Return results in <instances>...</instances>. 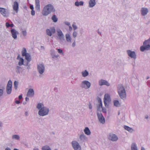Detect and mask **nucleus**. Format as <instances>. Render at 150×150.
<instances>
[{
	"instance_id": "nucleus-1",
	"label": "nucleus",
	"mask_w": 150,
	"mask_h": 150,
	"mask_svg": "<svg viewBox=\"0 0 150 150\" xmlns=\"http://www.w3.org/2000/svg\"><path fill=\"white\" fill-rule=\"evenodd\" d=\"M43 104L41 103L38 104L37 108L39 110L38 114L41 116H44L47 115L49 112L48 109L45 107H44Z\"/></svg>"
},
{
	"instance_id": "nucleus-2",
	"label": "nucleus",
	"mask_w": 150,
	"mask_h": 150,
	"mask_svg": "<svg viewBox=\"0 0 150 150\" xmlns=\"http://www.w3.org/2000/svg\"><path fill=\"white\" fill-rule=\"evenodd\" d=\"M54 11L53 6L51 4H48L45 6L42 13V15L46 16Z\"/></svg>"
},
{
	"instance_id": "nucleus-3",
	"label": "nucleus",
	"mask_w": 150,
	"mask_h": 150,
	"mask_svg": "<svg viewBox=\"0 0 150 150\" xmlns=\"http://www.w3.org/2000/svg\"><path fill=\"white\" fill-rule=\"evenodd\" d=\"M118 93L121 98L122 99L126 97V93L124 87L121 85H119L118 87Z\"/></svg>"
},
{
	"instance_id": "nucleus-4",
	"label": "nucleus",
	"mask_w": 150,
	"mask_h": 150,
	"mask_svg": "<svg viewBox=\"0 0 150 150\" xmlns=\"http://www.w3.org/2000/svg\"><path fill=\"white\" fill-rule=\"evenodd\" d=\"M143 45L140 48L141 51L144 52L145 50H148L150 49V38L145 41L143 43Z\"/></svg>"
},
{
	"instance_id": "nucleus-5",
	"label": "nucleus",
	"mask_w": 150,
	"mask_h": 150,
	"mask_svg": "<svg viewBox=\"0 0 150 150\" xmlns=\"http://www.w3.org/2000/svg\"><path fill=\"white\" fill-rule=\"evenodd\" d=\"M22 55L23 56H25V58L27 61V62L26 65H27L28 62L30 61L31 60V56L29 54L27 53L26 49L25 48L23 49V50L21 52Z\"/></svg>"
},
{
	"instance_id": "nucleus-6",
	"label": "nucleus",
	"mask_w": 150,
	"mask_h": 150,
	"mask_svg": "<svg viewBox=\"0 0 150 150\" xmlns=\"http://www.w3.org/2000/svg\"><path fill=\"white\" fill-rule=\"evenodd\" d=\"M12 81L10 80L8 81L6 88V91L7 93L8 94H11L12 88Z\"/></svg>"
},
{
	"instance_id": "nucleus-7",
	"label": "nucleus",
	"mask_w": 150,
	"mask_h": 150,
	"mask_svg": "<svg viewBox=\"0 0 150 150\" xmlns=\"http://www.w3.org/2000/svg\"><path fill=\"white\" fill-rule=\"evenodd\" d=\"M72 145L74 150H81V147L77 142L73 141Z\"/></svg>"
},
{
	"instance_id": "nucleus-8",
	"label": "nucleus",
	"mask_w": 150,
	"mask_h": 150,
	"mask_svg": "<svg viewBox=\"0 0 150 150\" xmlns=\"http://www.w3.org/2000/svg\"><path fill=\"white\" fill-rule=\"evenodd\" d=\"M110 101V96L108 94H105L104 98V102L105 106L106 107L108 106L107 104Z\"/></svg>"
},
{
	"instance_id": "nucleus-9",
	"label": "nucleus",
	"mask_w": 150,
	"mask_h": 150,
	"mask_svg": "<svg viewBox=\"0 0 150 150\" xmlns=\"http://www.w3.org/2000/svg\"><path fill=\"white\" fill-rule=\"evenodd\" d=\"M108 138L109 139L113 141H117L118 139L117 137L115 134L112 133L110 134Z\"/></svg>"
},
{
	"instance_id": "nucleus-10",
	"label": "nucleus",
	"mask_w": 150,
	"mask_h": 150,
	"mask_svg": "<svg viewBox=\"0 0 150 150\" xmlns=\"http://www.w3.org/2000/svg\"><path fill=\"white\" fill-rule=\"evenodd\" d=\"M55 29L54 27H52L50 28V30L47 29L46 30V32L47 34L50 36H51L52 33H54L55 32Z\"/></svg>"
},
{
	"instance_id": "nucleus-11",
	"label": "nucleus",
	"mask_w": 150,
	"mask_h": 150,
	"mask_svg": "<svg viewBox=\"0 0 150 150\" xmlns=\"http://www.w3.org/2000/svg\"><path fill=\"white\" fill-rule=\"evenodd\" d=\"M97 115L98 119L100 122L102 124H104L105 123V120L102 114L98 113Z\"/></svg>"
},
{
	"instance_id": "nucleus-12",
	"label": "nucleus",
	"mask_w": 150,
	"mask_h": 150,
	"mask_svg": "<svg viewBox=\"0 0 150 150\" xmlns=\"http://www.w3.org/2000/svg\"><path fill=\"white\" fill-rule=\"evenodd\" d=\"M127 52L128 56L134 59L136 58V55L134 52L130 50H128L127 51Z\"/></svg>"
},
{
	"instance_id": "nucleus-13",
	"label": "nucleus",
	"mask_w": 150,
	"mask_h": 150,
	"mask_svg": "<svg viewBox=\"0 0 150 150\" xmlns=\"http://www.w3.org/2000/svg\"><path fill=\"white\" fill-rule=\"evenodd\" d=\"M38 68L40 73L42 74L44 72L45 67L43 64H41L38 65Z\"/></svg>"
},
{
	"instance_id": "nucleus-14",
	"label": "nucleus",
	"mask_w": 150,
	"mask_h": 150,
	"mask_svg": "<svg viewBox=\"0 0 150 150\" xmlns=\"http://www.w3.org/2000/svg\"><path fill=\"white\" fill-rule=\"evenodd\" d=\"M82 87H85V85L86 86V88H88L90 86L91 83L88 81H84L82 82Z\"/></svg>"
},
{
	"instance_id": "nucleus-15",
	"label": "nucleus",
	"mask_w": 150,
	"mask_h": 150,
	"mask_svg": "<svg viewBox=\"0 0 150 150\" xmlns=\"http://www.w3.org/2000/svg\"><path fill=\"white\" fill-rule=\"evenodd\" d=\"M18 4L17 2L15 1L14 2L13 7V10L16 13H17L18 12Z\"/></svg>"
},
{
	"instance_id": "nucleus-16",
	"label": "nucleus",
	"mask_w": 150,
	"mask_h": 150,
	"mask_svg": "<svg viewBox=\"0 0 150 150\" xmlns=\"http://www.w3.org/2000/svg\"><path fill=\"white\" fill-rule=\"evenodd\" d=\"M34 93L33 90L32 89H30L28 92L27 96L28 97H32L34 95Z\"/></svg>"
},
{
	"instance_id": "nucleus-17",
	"label": "nucleus",
	"mask_w": 150,
	"mask_h": 150,
	"mask_svg": "<svg viewBox=\"0 0 150 150\" xmlns=\"http://www.w3.org/2000/svg\"><path fill=\"white\" fill-rule=\"evenodd\" d=\"M57 34L59 38L60 39H63L64 38V35L62 31L60 30H57Z\"/></svg>"
},
{
	"instance_id": "nucleus-18",
	"label": "nucleus",
	"mask_w": 150,
	"mask_h": 150,
	"mask_svg": "<svg viewBox=\"0 0 150 150\" xmlns=\"http://www.w3.org/2000/svg\"><path fill=\"white\" fill-rule=\"evenodd\" d=\"M99 85L100 86L105 85L107 86H109L110 84L109 83L106 81L101 80L99 82Z\"/></svg>"
},
{
	"instance_id": "nucleus-19",
	"label": "nucleus",
	"mask_w": 150,
	"mask_h": 150,
	"mask_svg": "<svg viewBox=\"0 0 150 150\" xmlns=\"http://www.w3.org/2000/svg\"><path fill=\"white\" fill-rule=\"evenodd\" d=\"M35 7L36 10H39L40 8L39 0H35Z\"/></svg>"
},
{
	"instance_id": "nucleus-20",
	"label": "nucleus",
	"mask_w": 150,
	"mask_h": 150,
	"mask_svg": "<svg viewBox=\"0 0 150 150\" xmlns=\"http://www.w3.org/2000/svg\"><path fill=\"white\" fill-rule=\"evenodd\" d=\"M0 12L4 16H6L7 13V12L6 11V10L4 8H0Z\"/></svg>"
},
{
	"instance_id": "nucleus-21",
	"label": "nucleus",
	"mask_w": 150,
	"mask_h": 150,
	"mask_svg": "<svg viewBox=\"0 0 150 150\" xmlns=\"http://www.w3.org/2000/svg\"><path fill=\"white\" fill-rule=\"evenodd\" d=\"M141 13L143 16H145L147 14L148 12V10L147 8H143L141 9Z\"/></svg>"
},
{
	"instance_id": "nucleus-22",
	"label": "nucleus",
	"mask_w": 150,
	"mask_h": 150,
	"mask_svg": "<svg viewBox=\"0 0 150 150\" xmlns=\"http://www.w3.org/2000/svg\"><path fill=\"white\" fill-rule=\"evenodd\" d=\"M11 33L12 37L14 39H16L17 37L16 33L17 31L16 30L14 29H12L11 30Z\"/></svg>"
},
{
	"instance_id": "nucleus-23",
	"label": "nucleus",
	"mask_w": 150,
	"mask_h": 150,
	"mask_svg": "<svg viewBox=\"0 0 150 150\" xmlns=\"http://www.w3.org/2000/svg\"><path fill=\"white\" fill-rule=\"evenodd\" d=\"M96 4L95 0H90L89 1V6L90 7H93Z\"/></svg>"
},
{
	"instance_id": "nucleus-24",
	"label": "nucleus",
	"mask_w": 150,
	"mask_h": 150,
	"mask_svg": "<svg viewBox=\"0 0 150 150\" xmlns=\"http://www.w3.org/2000/svg\"><path fill=\"white\" fill-rule=\"evenodd\" d=\"M84 132L85 134L87 135H89L91 134V132L88 128L87 127L85 128L84 130Z\"/></svg>"
},
{
	"instance_id": "nucleus-25",
	"label": "nucleus",
	"mask_w": 150,
	"mask_h": 150,
	"mask_svg": "<svg viewBox=\"0 0 150 150\" xmlns=\"http://www.w3.org/2000/svg\"><path fill=\"white\" fill-rule=\"evenodd\" d=\"M75 5L78 6H82L83 4V2L82 1H80L79 2L76 1L75 2Z\"/></svg>"
},
{
	"instance_id": "nucleus-26",
	"label": "nucleus",
	"mask_w": 150,
	"mask_h": 150,
	"mask_svg": "<svg viewBox=\"0 0 150 150\" xmlns=\"http://www.w3.org/2000/svg\"><path fill=\"white\" fill-rule=\"evenodd\" d=\"M124 128L130 132H132L133 131V130L132 128L127 126H125Z\"/></svg>"
},
{
	"instance_id": "nucleus-27",
	"label": "nucleus",
	"mask_w": 150,
	"mask_h": 150,
	"mask_svg": "<svg viewBox=\"0 0 150 150\" xmlns=\"http://www.w3.org/2000/svg\"><path fill=\"white\" fill-rule=\"evenodd\" d=\"M66 38L68 42H71V38L70 36V35L69 34H67L66 35Z\"/></svg>"
},
{
	"instance_id": "nucleus-28",
	"label": "nucleus",
	"mask_w": 150,
	"mask_h": 150,
	"mask_svg": "<svg viewBox=\"0 0 150 150\" xmlns=\"http://www.w3.org/2000/svg\"><path fill=\"white\" fill-rule=\"evenodd\" d=\"M132 150H137V147L136 146L135 144L133 143L132 145Z\"/></svg>"
},
{
	"instance_id": "nucleus-29",
	"label": "nucleus",
	"mask_w": 150,
	"mask_h": 150,
	"mask_svg": "<svg viewBox=\"0 0 150 150\" xmlns=\"http://www.w3.org/2000/svg\"><path fill=\"white\" fill-rule=\"evenodd\" d=\"M99 104L98 105V110L100 111L101 109H102L103 107L102 106V103L101 101V100H99Z\"/></svg>"
},
{
	"instance_id": "nucleus-30",
	"label": "nucleus",
	"mask_w": 150,
	"mask_h": 150,
	"mask_svg": "<svg viewBox=\"0 0 150 150\" xmlns=\"http://www.w3.org/2000/svg\"><path fill=\"white\" fill-rule=\"evenodd\" d=\"M14 88L16 90L18 87V82L17 81H15L14 83Z\"/></svg>"
},
{
	"instance_id": "nucleus-31",
	"label": "nucleus",
	"mask_w": 150,
	"mask_h": 150,
	"mask_svg": "<svg viewBox=\"0 0 150 150\" xmlns=\"http://www.w3.org/2000/svg\"><path fill=\"white\" fill-rule=\"evenodd\" d=\"M42 150H51L49 146H45L42 147Z\"/></svg>"
},
{
	"instance_id": "nucleus-32",
	"label": "nucleus",
	"mask_w": 150,
	"mask_h": 150,
	"mask_svg": "<svg viewBox=\"0 0 150 150\" xmlns=\"http://www.w3.org/2000/svg\"><path fill=\"white\" fill-rule=\"evenodd\" d=\"M82 75L83 77H86L87 75H88V72L86 71L85 70V71L82 72Z\"/></svg>"
},
{
	"instance_id": "nucleus-33",
	"label": "nucleus",
	"mask_w": 150,
	"mask_h": 150,
	"mask_svg": "<svg viewBox=\"0 0 150 150\" xmlns=\"http://www.w3.org/2000/svg\"><path fill=\"white\" fill-rule=\"evenodd\" d=\"M52 20L53 22H56L57 21V18L56 17V16L55 15H53L52 18Z\"/></svg>"
},
{
	"instance_id": "nucleus-34",
	"label": "nucleus",
	"mask_w": 150,
	"mask_h": 150,
	"mask_svg": "<svg viewBox=\"0 0 150 150\" xmlns=\"http://www.w3.org/2000/svg\"><path fill=\"white\" fill-rule=\"evenodd\" d=\"M12 139H13L18 140L19 139V136L17 135H14L12 136Z\"/></svg>"
},
{
	"instance_id": "nucleus-35",
	"label": "nucleus",
	"mask_w": 150,
	"mask_h": 150,
	"mask_svg": "<svg viewBox=\"0 0 150 150\" xmlns=\"http://www.w3.org/2000/svg\"><path fill=\"white\" fill-rule=\"evenodd\" d=\"M24 60L22 58H19V65L23 64Z\"/></svg>"
},
{
	"instance_id": "nucleus-36",
	"label": "nucleus",
	"mask_w": 150,
	"mask_h": 150,
	"mask_svg": "<svg viewBox=\"0 0 150 150\" xmlns=\"http://www.w3.org/2000/svg\"><path fill=\"white\" fill-rule=\"evenodd\" d=\"M119 105V103L118 101L115 100L114 101V105L116 107H117Z\"/></svg>"
},
{
	"instance_id": "nucleus-37",
	"label": "nucleus",
	"mask_w": 150,
	"mask_h": 150,
	"mask_svg": "<svg viewBox=\"0 0 150 150\" xmlns=\"http://www.w3.org/2000/svg\"><path fill=\"white\" fill-rule=\"evenodd\" d=\"M80 138L81 140H83L85 139L86 137L84 134H81L80 136Z\"/></svg>"
},
{
	"instance_id": "nucleus-38",
	"label": "nucleus",
	"mask_w": 150,
	"mask_h": 150,
	"mask_svg": "<svg viewBox=\"0 0 150 150\" xmlns=\"http://www.w3.org/2000/svg\"><path fill=\"white\" fill-rule=\"evenodd\" d=\"M77 33L76 32H73V35L74 38H76L77 36Z\"/></svg>"
},
{
	"instance_id": "nucleus-39",
	"label": "nucleus",
	"mask_w": 150,
	"mask_h": 150,
	"mask_svg": "<svg viewBox=\"0 0 150 150\" xmlns=\"http://www.w3.org/2000/svg\"><path fill=\"white\" fill-rule=\"evenodd\" d=\"M22 33L23 36H25L26 35L27 33L25 30H23L22 32Z\"/></svg>"
},
{
	"instance_id": "nucleus-40",
	"label": "nucleus",
	"mask_w": 150,
	"mask_h": 150,
	"mask_svg": "<svg viewBox=\"0 0 150 150\" xmlns=\"http://www.w3.org/2000/svg\"><path fill=\"white\" fill-rule=\"evenodd\" d=\"M58 52L59 53H62L63 52V51L62 50L60 49H58L57 50Z\"/></svg>"
},
{
	"instance_id": "nucleus-41",
	"label": "nucleus",
	"mask_w": 150,
	"mask_h": 150,
	"mask_svg": "<svg viewBox=\"0 0 150 150\" xmlns=\"http://www.w3.org/2000/svg\"><path fill=\"white\" fill-rule=\"evenodd\" d=\"M31 14L32 15L34 16L35 14V11L33 10H32L31 11Z\"/></svg>"
},
{
	"instance_id": "nucleus-42",
	"label": "nucleus",
	"mask_w": 150,
	"mask_h": 150,
	"mask_svg": "<svg viewBox=\"0 0 150 150\" xmlns=\"http://www.w3.org/2000/svg\"><path fill=\"white\" fill-rule=\"evenodd\" d=\"M3 93V90L2 89H0V96L2 95Z\"/></svg>"
},
{
	"instance_id": "nucleus-43",
	"label": "nucleus",
	"mask_w": 150,
	"mask_h": 150,
	"mask_svg": "<svg viewBox=\"0 0 150 150\" xmlns=\"http://www.w3.org/2000/svg\"><path fill=\"white\" fill-rule=\"evenodd\" d=\"M72 26L73 28V29L74 30H75L77 29V27L76 25H72Z\"/></svg>"
},
{
	"instance_id": "nucleus-44",
	"label": "nucleus",
	"mask_w": 150,
	"mask_h": 150,
	"mask_svg": "<svg viewBox=\"0 0 150 150\" xmlns=\"http://www.w3.org/2000/svg\"><path fill=\"white\" fill-rule=\"evenodd\" d=\"M6 26L7 28L10 27V24L8 23H6Z\"/></svg>"
},
{
	"instance_id": "nucleus-45",
	"label": "nucleus",
	"mask_w": 150,
	"mask_h": 150,
	"mask_svg": "<svg viewBox=\"0 0 150 150\" xmlns=\"http://www.w3.org/2000/svg\"><path fill=\"white\" fill-rule=\"evenodd\" d=\"M102 109L103 112H106V110L105 108H102Z\"/></svg>"
},
{
	"instance_id": "nucleus-46",
	"label": "nucleus",
	"mask_w": 150,
	"mask_h": 150,
	"mask_svg": "<svg viewBox=\"0 0 150 150\" xmlns=\"http://www.w3.org/2000/svg\"><path fill=\"white\" fill-rule=\"evenodd\" d=\"M30 9H31L32 10H33L34 8H33V5H30Z\"/></svg>"
},
{
	"instance_id": "nucleus-47",
	"label": "nucleus",
	"mask_w": 150,
	"mask_h": 150,
	"mask_svg": "<svg viewBox=\"0 0 150 150\" xmlns=\"http://www.w3.org/2000/svg\"><path fill=\"white\" fill-rule=\"evenodd\" d=\"M2 127V123L0 121V129Z\"/></svg>"
},
{
	"instance_id": "nucleus-48",
	"label": "nucleus",
	"mask_w": 150,
	"mask_h": 150,
	"mask_svg": "<svg viewBox=\"0 0 150 150\" xmlns=\"http://www.w3.org/2000/svg\"><path fill=\"white\" fill-rule=\"evenodd\" d=\"M5 150H11V149L9 147H7L5 149Z\"/></svg>"
},
{
	"instance_id": "nucleus-49",
	"label": "nucleus",
	"mask_w": 150,
	"mask_h": 150,
	"mask_svg": "<svg viewBox=\"0 0 150 150\" xmlns=\"http://www.w3.org/2000/svg\"><path fill=\"white\" fill-rule=\"evenodd\" d=\"M69 30L70 31H71L72 30V28L71 26H69Z\"/></svg>"
},
{
	"instance_id": "nucleus-50",
	"label": "nucleus",
	"mask_w": 150,
	"mask_h": 150,
	"mask_svg": "<svg viewBox=\"0 0 150 150\" xmlns=\"http://www.w3.org/2000/svg\"><path fill=\"white\" fill-rule=\"evenodd\" d=\"M75 45V42H74L72 44V46L73 47H74Z\"/></svg>"
},
{
	"instance_id": "nucleus-51",
	"label": "nucleus",
	"mask_w": 150,
	"mask_h": 150,
	"mask_svg": "<svg viewBox=\"0 0 150 150\" xmlns=\"http://www.w3.org/2000/svg\"><path fill=\"white\" fill-rule=\"evenodd\" d=\"M15 102H16V103L17 104H19V100H16Z\"/></svg>"
},
{
	"instance_id": "nucleus-52",
	"label": "nucleus",
	"mask_w": 150,
	"mask_h": 150,
	"mask_svg": "<svg viewBox=\"0 0 150 150\" xmlns=\"http://www.w3.org/2000/svg\"><path fill=\"white\" fill-rule=\"evenodd\" d=\"M13 26V24H10V27H12Z\"/></svg>"
},
{
	"instance_id": "nucleus-53",
	"label": "nucleus",
	"mask_w": 150,
	"mask_h": 150,
	"mask_svg": "<svg viewBox=\"0 0 150 150\" xmlns=\"http://www.w3.org/2000/svg\"><path fill=\"white\" fill-rule=\"evenodd\" d=\"M22 98V96L21 95H19V100L21 99Z\"/></svg>"
},
{
	"instance_id": "nucleus-54",
	"label": "nucleus",
	"mask_w": 150,
	"mask_h": 150,
	"mask_svg": "<svg viewBox=\"0 0 150 150\" xmlns=\"http://www.w3.org/2000/svg\"><path fill=\"white\" fill-rule=\"evenodd\" d=\"M89 108L90 109H91L92 108V106L91 104H90L89 106Z\"/></svg>"
},
{
	"instance_id": "nucleus-55",
	"label": "nucleus",
	"mask_w": 150,
	"mask_h": 150,
	"mask_svg": "<svg viewBox=\"0 0 150 150\" xmlns=\"http://www.w3.org/2000/svg\"><path fill=\"white\" fill-rule=\"evenodd\" d=\"M25 100L26 101H28L29 100V98L27 97H26L25 98Z\"/></svg>"
},
{
	"instance_id": "nucleus-56",
	"label": "nucleus",
	"mask_w": 150,
	"mask_h": 150,
	"mask_svg": "<svg viewBox=\"0 0 150 150\" xmlns=\"http://www.w3.org/2000/svg\"><path fill=\"white\" fill-rule=\"evenodd\" d=\"M141 150H145V149L143 147H142L141 148Z\"/></svg>"
},
{
	"instance_id": "nucleus-57",
	"label": "nucleus",
	"mask_w": 150,
	"mask_h": 150,
	"mask_svg": "<svg viewBox=\"0 0 150 150\" xmlns=\"http://www.w3.org/2000/svg\"><path fill=\"white\" fill-rule=\"evenodd\" d=\"M148 115H146V116H145V118H146V119H147V118H148Z\"/></svg>"
},
{
	"instance_id": "nucleus-58",
	"label": "nucleus",
	"mask_w": 150,
	"mask_h": 150,
	"mask_svg": "<svg viewBox=\"0 0 150 150\" xmlns=\"http://www.w3.org/2000/svg\"><path fill=\"white\" fill-rule=\"evenodd\" d=\"M17 59H19V55L17 56Z\"/></svg>"
},
{
	"instance_id": "nucleus-59",
	"label": "nucleus",
	"mask_w": 150,
	"mask_h": 150,
	"mask_svg": "<svg viewBox=\"0 0 150 150\" xmlns=\"http://www.w3.org/2000/svg\"><path fill=\"white\" fill-rule=\"evenodd\" d=\"M66 24L68 25H70V24L68 23L67 24Z\"/></svg>"
},
{
	"instance_id": "nucleus-60",
	"label": "nucleus",
	"mask_w": 150,
	"mask_h": 150,
	"mask_svg": "<svg viewBox=\"0 0 150 150\" xmlns=\"http://www.w3.org/2000/svg\"><path fill=\"white\" fill-rule=\"evenodd\" d=\"M33 150H38V149L37 148V149H33Z\"/></svg>"
},
{
	"instance_id": "nucleus-61",
	"label": "nucleus",
	"mask_w": 150,
	"mask_h": 150,
	"mask_svg": "<svg viewBox=\"0 0 150 150\" xmlns=\"http://www.w3.org/2000/svg\"><path fill=\"white\" fill-rule=\"evenodd\" d=\"M18 66H17V72H19V71H18Z\"/></svg>"
},
{
	"instance_id": "nucleus-62",
	"label": "nucleus",
	"mask_w": 150,
	"mask_h": 150,
	"mask_svg": "<svg viewBox=\"0 0 150 150\" xmlns=\"http://www.w3.org/2000/svg\"><path fill=\"white\" fill-rule=\"evenodd\" d=\"M13 150H19L16 149H14Z\"/></svg>"
},
{
	"instance_id": "nucleus-63",
	"label": "nucleus",
	"mask_w": 150,
	"mask_h": 150,
	"mask_svg": "<svg viewBox=\"0 0 150 150\" xmlns=\"http://www.w3.org/2000/svg\"><path fill=\"white\" fill-rule=\"evenodd\" d=\"M149 78V77H147V79H148Z\"/></svg>"
},
{
	"instance_id": "nucleus-64",
	"label": "nucleus",
	"mask_w": 150,
	"mask_h": 150,
	"mask_svg": "<svg viewBox=\"0 0 150 150\" xmlns=\"http://www.w3.org/2000/svg\"><path fill=\"white\" fill-rule=\"evenodd\" d=\"M54 150H57V149H54Z\"/></svg>"
}]
</instances>
